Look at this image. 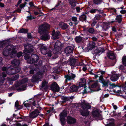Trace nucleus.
Segmentation results:
<instances>
[{"instance_id":"obj_1","label":"nucleus","mask_w":126,"mask_h":126,"mask_svg":"<svg viewBox=\"0 0 126 126\" xmlns=\"http://www.w3.org/2000/svg\"><path fill=\"white\" fill-rule=\"evenodd\" d=\"M16 48L15 46L12 45H9L6 47L3 51V55L7 56L10 54V57H14L16 53V51L15 50Z\"/></svg>"},{"instance_id":"obj_2","label":"nucleus","mask_w":126,"mask_h":126,"mask_svg":"<svg viewBox=\"0 0 126 126\" xmlns=\"http://www.w3.org/2000/svg\"><path fill=\"white\" fill-rule=\"evenodd\" d=\"M29 55H26L24 56L25 58L27 59V62L30 63H37L38 61L39 57L36 54H33L31 56V57Z\"/></svg>"},{"instance_id":"obj_3","label":"nucleus","mask_w":126,"mask_h":126,"mask_svg":"<svg viewBox=\"0 0 126 126\" xmlns=\"http://www.w3.org/2000/svg\"><path fill=\"white\" fill-rule=\"evenodd\" d=\"M42 108L39 107L38 109H36L35 110L30 112L29 116L31 118H34L39 115L40 117H43V114H40L41 110Z\"/></svg>"},{"instance_id":"obj_4","label":"nucleus","mask_w":126,"mask_h":126,"mask_svg":"<svg viewBox=\"0 0 126 126\" xmlns=\"http://www.w3.org/2000/svg\"><path fill=\"white\" fill-rule=\"evenodd\" d=\"M50 27V25L47 23L42 24L39 26L38 31L40 34L47 32V30Z\"/></svg>"},{"instance_id":"obj_5","label":"nucleus","mask_w":126,"mask_h":126,"mask_svg":"<svg viewBox=\"0 0 126 126\" xmlns=\"http://www.w3.org/2000/svg\"><path fill=\"white\" fill-rule=\"evenodd\" d=\"M25 50L23 52L26 55H29L28 54L32 52L33 51V47L32 46L31 44H27L24 45Z\"/></svg>"},{"instance_id":"obj_6","label":"nucleus","mask_w":126,"mask_h":126,"mask_svg":"<svg viewBox=\"0 0 126 126\" xmlns=\"http://www.w3.org/2000/svg\"><path fill=\"white\" fill-rule=\"evenodd\" d=\"M41 53L44 55L47 54L48 57H50L52 56V53L51 51L47 47L44 46H41Z\"/></svg>"},{"instance_id":"obj_7","label":"nucleus","mask_w":126,"mask_h":126,"mask_svg":"<svg viewBox=\"0 0 126 126\" xmlns=\"http://www.w3.org/2000/svg\"><path fill=\"white\" fill-rule=\"evenodd\" d=\"M81 107L84 110H88L91 107V106L90 103H88L84 100L81 101L80 105Z\"/></svg>"},{"instance_id":"obj_8","label":"nucleus","mask_w":126,"mask_h":126,"mask_svg":"<svg viewBox=\"0 0 126 126\" xmlns=\"http://www.w3.org/2000/svg\"><path fill=\"white\" fill-rule=\"evenodd\" d=\"M76 77L75 74L73 73L68 74L65 75L64 77L65 78V83H67L68 81H71L72 80H74V79Z\"/></svg>"},{"instance_id":"obj_9","label":"nucleus","mask_w":126,"mask_h":126,"mask_svg":"<svg viewBox=\"0 0 126 126\" xmlns=\"http://www.w3.org/2000/svg\"><path fill=\"white\" fill-rule=\"evenodd\" d=\"M105 73V72L103 71H98L96 74H94V76L95 79L99 78V79L101 80L103 79L104 75Z\"/></svg>"},{"instance_id":"obj_10","label":"nucleus","mask_w":126,"mask_h":126,"mask_svg":"<svg viewBox=\"0 0 126 126\" xmlns=\"http://www.w3.org/2000/svg\"><path fill=\"white\" fill-rule=\"evenodd\" d=\"M50 87L51 90L55 92H57L59 90V87L55 82L53 83L52 84Z\"/></svg>"},{"instance_id":"obj_11","label":"nucleus","mask_w":126,"mask_h":126,"mask_svg":"<svg viewBox=\"0 0 126 126\" xmlns=\"http://www.w3.org/2000/svg\"><path fill=\"white\" fill-rule=\"evenodd\" d=\"M48 87V83L46 81H43L41 84L40 89L43 90H47Z\"/></svg>"},{"instance_id":"obj_12","label":"nucleus","mask_w":126,"mask_h":126,"mask_svg":"<svg viewBox=\"0 0 126 126\" xmlns=\"http://www.w3.org/2000/svg\"><path fill=\"white\" fill-rule=\"evenodd\" d=\"M102 49H100L99 48L98 49H96L95 50L94 52L93 53L94 59H95L98 58L100 54L104 51Z\"/></svg>"},{"instance_id":"obj_13","label":"nucleus","mask_w":126,"mask_h":126,"mask_svg":"<svg viewBox=\"0 0 126 126\" xmlns=\"http://www.w3.org/2000/svg\"><path fill=\"white\" fill-rule=\"evenodd\" d=\"M60 35V33L59 31L55 32V31L53 30L52 33V38L54 40L57 39L59 38Z\"/></svg>"},{"instance_id":"obj_14","label":"nucleus","mask_w":126,"mask_h":126,"mask_svg":"<svg viewBox=\"0 0 126 126\" xmlns=\"http://www.w3.org/2000/svg\"><path fill=\"white\" fill-rule=\"evenodd\" d=\"M73 47L71 46H68L66 47L64 49V52L66 54L71 53L73 51Z\"/></svg>"},{"instance_id":"obj_15","label":"nucleus","mask_w":126,"mask_h":126,"mask_svg":"<svg viewBox=\"0 0 126 126\" xmlns=\"http://www.w3.org/2000/svg\"><path fill=\"white\" fill-rule=\"evenodd\" d=\"M42 36L41 37V39L44 40H47L50 38L49 34L47 32L42 33L41 34Z\"/></svg>"},{"instance_id":"obj_16","label":"nucleus","mask_w":126,"mask_h":126,"mask_svg":"<svg viewBox=\"0 0 126 126\" xmlns=\"http://www.w3.org/2000/svg\"><path fill=\"white\" fill-rule=\"evenodd\" d=\"M67 121L68 124H72L76 123V120L75 118L71 117L68 116L67 118Z\"/></svg>"},{"instance_id":"obj_17","label":"nucleus","mask_w":126,"mask_h":126,"mask_svg":"<svg viewBox=\"0 0 126 126\" xmlns=\"http://www.w3.org/2000/svg\"><path fill=\"white\" fill-rule=\"evenodd\" d=\"M86 83L85 79L84 78L81 79L79 81V85L80 87H84L85 88Z\"/></svg>"},{"instance_id":"obj_18","label":"nucleus","mask_w":126,"mask_h":126,"mask_svg":"<svg viewBox=\"0 0 126 126\" xmlns=\"http://www.w3.org/2000/svg\"><path fill=\"white\" fill-rule=\"evenodd\" d=\"M78 86L74 85L70 86L69 91L72 92H76L78 91Z\"/></svg>"},{"instance_id":"obj_19","label":"nucleus","mask_w":126,"mask_h":126,"mask_svg":"<svg viewBox=\"0 0 126 126\" xmlns=\"http://www.w3.org/2000/svg\"><path fill=\"white\" fill-rule=\"evenodd\" d=\"M42 76L41 74H37L35 76H34L32 79V81L33 82H35L36 81L38 80Z\"/></svg>"},{"instance_id":"obj_20","label":"nucleus","mask_w":126,"mask_h":126,"mask_svg":"<svg viewBox=\"0 0 126 126\" xmlns=\"http://www.w3.org/2000/svg\"><path fill=\"white\" fill-rule=\"evenodd\" d=\"M59 26L60 27L64 30L67 29L69 27V26L67 24L63 22H60L59 24Z\"/></svg>"},{"instance_id":"obj_21","label":"nucleus","mask_w":126,"mask_h":126,"mask_svg":"<svg viewBox=\"0 0 126 126\" xmlns=\"http://www.w3.org/2000/svg\"><path fill=\"white\" fill-rule=\"evenodd\" d=\"M14 69L12 70L11 72L12 74H15L19 72L21 70L20 68L18 66H16Z\"/></svg>"},{"instance_id":"obj_22","label":"nucleus","mask_w":126,"mask_h":126,"mask_svg":"<svg viewBox=\"0 0 126 126\" xmlns=\"http://www.w3.org/2000/svg\"><path fill=\"white\" fill-rule=\"evenodd\" d=\"M101 83L103 84L102 86L105 88H106L108 86V84L110 83V81L109 80H104L103 79L101 80Z\"/></svg>"},{"instance_id":"obj_23","label":"nucleus","mask_w":126,"mask_h":126,"mask_svg":"<svg viewBox=\"0 0 126 126\" xmlns=\"http://www.w3.org/2000/svg\"><path fill=\"white\" fill-rule=\"evenodd\" d=\"M11 63L14 66H19L20 62L18 60L15 59L12 61Z\"/></svg>"},{"instance_id":"obj_24","label":"nucleus","mask_w":126,"mask_h":126,"mask_svg":"<svg viewBox=\"0 0 126 126\" xmlns=\"http://www.w3.org/2000/svg\"><path fill=\"white\" fill-rule=\"evenodd\" d=\"M59 49L54 48L53 51V54L52 55H54V58H56L58 57L57 54L59 53Z\"/></svg>"},{"instance_id":"obj_25","label":"nucleus","mask_w":126,"mask_h":126,"mask_svg":"<svg viewBox=\"0 0 126 126\" xmlns=\"http://www.w3.org/2000/svg\"><path fill=\"white\" fill-rule=\"evenodd\" d=\"M108 57L110 59H114L115 58V54L112 51H110L108 53Z\"/></svg>"},{"instance_id":"obj_26","label":"nucleus","mask_w":126,"mask_h":126,"mask_svg":"<svg viewBox=\"0 0 126 126\" xmlns=\"http://www.w3.org/2000/svg\"><path fill=\"white\" fill-rule=\"evenodd\" d=\"M80 112L81 114L83 116H87L89 114V112L88 110H80Z\"/></svg>"},{"instance_id":"obj_27","label":"nucleus","mask_w":126,"mask_h":126,"mask_svg":"<svg viewBox=\"0 0 126 126\" xmlns=\"http://www.w3.org/2000/svg\"><path fill=\"white\" fill-rule=\"evenodd\" d=\"M84 38L80 36H77L75 38L76 42L77 43H79L82 42Z\"/></svg>"},{"instance_id":"obj_28","label":"nucleus","mask_w":126,"mask_h":126,"mask_svg":"<svg viewBox=\"0 0 126 126\" xmlns=\"http://www.w3.org/2000/svg\"><path fill=\"white\" fill-rule=\"evenodd\" d=\"M95 43L93 42L90 43L88 46V48L89 50H92L95 47Z\"/></svg>"},{"instance_id":"obj_29","label":"nucleus","mask_w":126,"mask_h":126,"mask_svg":"<svg viewBox=\"0 0 126 126\" xmlns=\"http://www.w3.org/2000/svg\"><path fill=\"white\" fill-rule=\"evenodd\" d=\"M118 75L116 74L112 75L111 78V80L113 81H115L118 79Z\"/></svg>"},{"instance_id":"obj_30","label":"nucleus","mask_w":126,"mask_h":126,"mask_svg":"<svg viewBox=\"0 0 126 126\" xmlns=\"http://www.w3.org/2000/svg\"><path fill=\"white\" fill-rule=\"evenodd\" d=\"M27 78H24L22 79L21 81L18 82V85H16L15 86L16 87H17L20 86L21 85L27 81Z\"/></svg>"},{"instance_id":"obj_31","label":"nucleus","mask_w":126,"mask_h":126,"mask_svg":"<svg viewBox=\"0 0 126 126\" xmlns=\"http://www.w3.org/2000/svg\"><path fill=\"white\" fill-rule=\"evenodd\" d=\"M67 115V112L65 110H64L60 114V118H65Z\"/></svg>"},{"instance_id":"obj_32","label":"nucleus","mask_w":126,"mask_h":126,"mask_svg":"<svg viewBox=\"0 0 126 126\" xmlns=\"http://www.w3.org/2000/svg\"><path fill=\"white\" fill-rule=\"evenodd\" d=\"M108 25V23L106 22H103V25H102V30L103 31L105 32L106 31L107 29Z\"/></svg>"},{"instance_id":"obj_33","label":"nucleus","mask_w":126,"mask_h":126,"mask_svg":"<svg viewBox=\"0 0 126 126\" xmlns=\"http://www.w3.org/2000/svg\"><path fill=\"white\" fill-rule=\"evenodd\" d=\"M70 64L71 66H74L76 62V60L72 58H70Z\"/></svg>"},{"instance_id":"obj_34","label":"nucleus","mask_w":126,"mask_h":126,"mask_svg":"<svg viewBox=\"0 0 126 126\" xmlns=\"http://www.w3.org/2000/svg\"><path fill=\"white\" fill-rule=\"evenodd\" d=\"M96 11H98L99 13H103V11H102L100 9H91L90 10L89 12H90V13H91L94 14L95 13Z\"/></svg>"},{"instance_id":"obj_35","label":"nucleus","mask_w":126,"mask_h":126,"mask_svg":"<svg viewBox=\"0 0 126 126\" xmlns=\"http://www.w3.org/2000/svg\"><path fill=\"white\" fill-rule=\"evenodd\" d=\"M26 89V85L24 84L22 85L21 87L17 89V90L18 92L22 91Z\"/></svg>"},{"instance_id":"obj_36","label":"nucleus","mask_w":126,"mask_h":126,"mask_svg":"<svg viewBox=\"0 0 126 126\" xmlns=\"http://www.w3.org/2000/svg\"><path fill=\"white\" fill-rule=\"evenodd\" d=\"M93 116L95 117H98L100 115L99 113L97 110H95L92 112Z\"/></svg>"},{"instance_id":"obj_37","label":"nucleus","mask_w":126,"mask_h":126,"mask_svg":"<svg viewBox=\"0 0 126 126\" xmlns=\"http://www.w3.org/2000/svg\"><path fill=\"white\" fill-rule=\"evenodd\" d=\"M61 99L62 100V102L63 103H64L66 101L69 100V98L68 97L64 96L62 97Z\"/></svg>"},{"instance_id":"obj_38","label":"nucleus","mask_w":126,"mask_h":126,"mask_svg":"<svg viewBox=\"0 0 126 126\" xmlns=\"http://www.w3.org/2000/svg\"><path fill=\"white\" fill-rule=\"evenodd\" d=\"M61 42L59 41L56 42L54 45V48L59 49L61 46Z\"/></svg>"},{"instance_id":"obj_39","label":"nucleus","mask_w":126,"mask_h":126,"mask_svg":"<svg viewBox=\"0 0 126 126\" xmlns=\"http://www.w3.org/2000/svg\"><path fill=\"white\" fill-rule=\"evenodd\" d=\"M92 91L91 90V88L90 87H88L86 89H85L84 90V91L83 93L85 94L86 93H88L89 92H92Z\"/></svg>"},{"instance_id":"obj_40","label":"nucleus","mask_w":126,"mask_h":126,"mask_svg":"<svg viewBox=\"0 0 126 126\" xmlns=\"http://www.w3.org/2000/svg\"><path fill=\"white\" fill-rule=\"evenodd\" d=\"M28 32V30L24 28H22L20 29L18 31L19 33H27Z\"/></svg>"},{"instance_id":"obj_41","label":"nucleus","mask_w":126,"mask_h":126,"mask_svg":"<svg viewBox=\"0 0 126 126\" xmlns=\"http://www.w3.org/2000/svg\"><path fill=\"white\" fill-rule=\"evenodd\" d=\"M80 18L82 21H85L86 19V16L85 15L83 14L80 16Z\"/></svg>"},{"instance_id":"obj_42","label":"nucleus","mask_w":126,"mask_h":126,"mask_svg":"<svg viewBox=\"0 0 126 126\" xmlns=\"http://www.w3.org/2000/svg\"><path fill=\"white\" fill-rule=\"evenodd\" d=\"M102 17L101 15L99 14H97L95 15V16L94 19H95V20H99L100 19L101 17Z\"/></svg>"},{"instance_id":"obj_43","label":"nucleus","mask_w":126,"mask_h":126,"mask_svg":"<svg viewBox=\"0 0 126 126\" xmlns=\"http://www.w3.org/2000/svg\"><path fill=\"white\" fill-rule=\"evenodd\" d=\"M116 19L117 20L118 23H120L122 21V16L121 15L117 16Z\"/></svg>"},{"instance_id":"obj_44","label":"nucleus","mask_w":126,"mask_h":126,"mask_svg":"<svg viewBox=\"0 0 126 126\" xmlns=\"http://www.w3.org/2000/svg\"><path fill=\"white\" fill-rule=\"evenodd\" d=\"M94 3L97 5L101 3L102 1V0H94Z\"/></svg>"},{"instance_id":"obj_45","label":"nucleus","mask_w":126,"mask_h":126,"mask_svg":"<svg viewBox=\"0 0 126 126\" xmlns=\"http://www.w3.org/2000/svg\"><path fill=\"white\" fill-rule=\"evenodd\" d=\"M5 80V78H3L1 75H0V84H2L4 82V80Z\"/></svg>"},{"instance_id":"obj_46","label":"nucleus","mask_w":126,"mask_h":126,"mask_svg":"<svg viewBox=\"0 0 126 126\" xmlns=\"http://www.w3.org/2000/svg\"><path fill=\"white\" fill-rule=\"evenodd\" d=\"M19 76L18 74H17L15 75L11 78L12 80V81H14L17 79L18 78Z\"/></svg>"},{"instance_id":"obj_47","label":"nucleus","mask_w":126,"mask_h":126,"mask_svg":"<svg viewBox=\"0 0 126 126\" xmlns=\"http://www.w3.org/2000/svg\"><path fill=\"white\" fill-rule=\"evenodd\" d=\"M109 84L110 85L109 88L110 89H113L117 86L116 85H115L114 84L112 83H109Z\"/></svg>"},{"instance_id":"obj_48","label":"nucleus","mask_w":126,"mask_h":126,"mask_svg":"<svg viewBox=\"0 0 126 126\" xmlns=\"http://www.w3.org/2000/svg\"><path fill=\"white\" fill-rule=\"evenodd\" d=\"M122 62L123 64L126 66V56H124L122 58Z\"/></svg>"},{"instance_id":"obj_49","label":"nucleus","mask_w":126,"mask_h":126,"mask_svg":"<svg viewBox=\"0 0 126 126\" xmlns=\"http://www.w3.org/2000/svg\"><path fill=\"white\" fill-rule=\"evenodd\" d=\"M69 4L71 5V8L72 10L75 9V7L76 6L75 3H73L71 2H70Z\"/></svg>"},{"instance_id":"obj_50","label":"nucleus","mask_w":126,"mask_h":126,"mask_svg":"<svg viewBox=\"0 0 126 126\" xmlns=\"http://www.w3.org/2000/svg\"><path fill=\"white\" fill-rule=\"evenodd\" d=\"M37 102L35 101H34L32 103V105L34 106H35L36 108L38 109L39 107H39V105L38 104H36Z\"/></svg>"},{"instance_id":"obj_51","label":"nucleus","mask_w":126,"mask_h":126,"mask_svg":"<svg viewBox=\"0 0 126 126\" xmlns=\"http://www.w3.org/2000/svg\"><path fill=\"white\" fill-rule=\"evenodd\" d=\"M88 31L89 33L93 34L94 32V30L93 28H90L88 30Z\"/></svg>"},{"instance_id":"obj_52","label":"nucleus","mask_w":126,"mask_h":126,"mask_svg":"<svg viewBox=\"0 0 126 126\" xmlns=\"http://www.w3.org/2000/svg\"><path fill=\"white\" fill-rule=\"evenodd\" d=\"M60 119L62 124L63 125H65V118H60Z\"/></svg>"},{"instance_id":"obj_53","label":"nucleus","mask_w":126,"mask_h":126,"mask_svg":"<svg viewBox=\"0 0 126 126\" xmlns=\"http://www.w3.org/2000/svg\"><path fill=\"white\" fill-rule=\"evenodd\" d=\"M97 23V21H96L95 19H93V22L91 24V25L92 27H94Z\"/></svg>"},{"instance_id":"obj_54","label":"nucleus","mask_w":126,"mask_h":126,"mask_svg":"<svg viewBox=\"0 0 126 126\" xmlns=\"http://www.w3.org/2000/svg\"><path fill=\"white\" fill-rule=\"evenodd\" d=\"M97 87H99V86L98 85V83L97 82H95L92 84L91 86V87L93 88H94Z\"/></svg>"},{"instance_id":"obj_55","label":"nucleus","mask_w":126,"mask_h":126,"mask_svg":"<svg viewBox=\"0 0 126 126\" xmlns=\"http://www.w3.org/2000/svg\"><path fill=\"white\" fill-rule=\"evenodd\" d=\"M116 89H117L116 90H113V91L114 92H115L117 93H119L120 92V90H119V87H118L117 88H116Z\"/></svg>"},{"instance_id":"obj_56","label":"nucleus","mask_w":126,"mask_h":126,"mask_svg":"<svg viewBox=\"0 0 126 126\" xmlns=\"http://www.w3.org/2000/svg\"><path fill=\"white\" fill-rule=\"evenodd\" d=\"M25 103V102H24L23 103V105L26 108H29L30 107V106H31V105L29 104V103Z\"/></svg>"},{"instance_id":"obj_57","label":"nucleus","mask_w":126,"mask_h":126,"mask_svg":"<svg viewBox=\"0 0 126 126\" xmlns=\"http://www.w3.org/2000/svg\"><path fill=\"white\" fill-rule=\"evenodd\" d=\"M42 61L41 60H40L39 62L38 63V64H35V65L36 66H41L42 64Z\"/></svg>"},{"instance_id":"obj_58","label":"nucleus","mask_w":126,"mask_h":126,"mask_svg":"<svg viewBox=\"0 0 126 126\" xmlns=\"http://www.w3.org/2000/svg\"><path fill=\"white\" fill-rule=\"evenodd\" d=\"M106 126H114V123L113 120H112L111 123H110L109 124L107 125Z\"/></svg>"},{"instance_id":"obj_59","label":"nucleus","mask_w":126,"mask_h":126,"mask_svg":"<svg viewBox=\"0 0 126 126\" xmlns=\"http://www.w3.org/2000/svg\"><path fill=\"white\" fill-rule=\"evenodd\" d=\"M26 4V2H25L24 3H22L20 5V8H22L24 7Z\"/></svg>"},{"instance_id":"obj_60","label":"nucleus","mask_w":126,"mask_h":126,"mask_svg":"<svg viewBox=\"0 0 126 126\" xmlns=\"http://www.w3.org/2000/svg\"><path fill=\"white\" fill-rule=\"evenodd\" d=\"M22 52H20L18 53L17 54V57L18 58H19L21 56H22Z\"/></svg>"},{"instance_id":"obj_61","label":"nucleus","mask_w":126,"mask_h":126,"mask_svg":"<svg viewBox=\"0 0 126 126\" xmlns=\"http://www.w3.org/2000/svg\"><path fill=\"white\" fill-rule=\"evenodd\" d=\"M59 3H58L56 5V6L54 8L52 9H50V11H51L53 10H55V9H58L57 8V7L58 6H59Z\"/></svg>"},{"instance_id":"obj_62","label":"nucleus","mask_w":126,"mask_h":126,"mask_svg":"<svg viewBox=\"0 0 126 126\" xmlns=\"http://www.w3.org/2000/svg\"><path fill=\"white\" fill-rule=\"evenodd\" d=\"M72 20L74 22H76L77 21V18L76 17H72Z\"/></svg>"},{"instance_id":"obj_63","label":"nucleus","mask_w":126,"mask_h":126,"mask_svg":"<svg viewBox=\"0 0 126 126\" xmlns=\"http://www.w3.org/2000/svg\"><path fill=\"white\" fill-rule=\"evenodd\" d=\"M70 36L69 35H68L64 37V39L66 41H67L69 39Z\"/></svg>"},{"instance_id":"obj_64","label":"nucleus","mask_w":126,"mask_h":126,"mask_svg":"<svg viewBox=\"0 0 126 126\" xmlns=\"http://www.w3.org/2000/svg\"><path fill=\"white\" fill-rule=\"evenodd\" d=\"M28 37L29 38H31L32 37L31 34L30 33H27Z\"/></svg>"}]
</instances>
